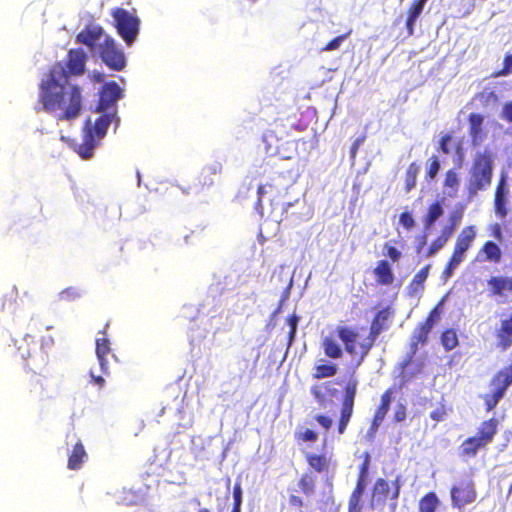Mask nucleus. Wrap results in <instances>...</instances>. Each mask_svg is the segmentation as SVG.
<instances>
[{
  "label": "nucleus",
  "mask_w": 512,
  "mask_h": 512,
  "mask_svg": "<svg viewBox=\"0 0 512 512\" xmlns=\"http://www.w3.org/2000/svg\"><path fill=\"white\" fill-rule=\"evenodd\" d=\"M39 103L58 120L71 121L82 110V91L79 86L68 84L61 65H53L41 80Z\"/></svg>",
  "instance_id": "f257e3e1"
},
{
  "label": "nucleus",
  "mask_w": 512,
  "mask_h": 512,
  "mask_svg": "<svg viewBox=\"0 0 512 512\" xmlns=\"http://www.w3.org/2000/svg\"><path fill=\"white\" fill-rule=\"evenodd\" d=\"M77 41L98 54L102 61L111 69L119 71L125 67L124 53L116 46L115 41L103 28L96 24H89L77 35Z\"/></svg>",
  "instance_id": "f03ea898"
},
{
  "label": "nucleus",
  "mask_w": 512,
  "mask_h": 512,
  "mask_svg": "<svg viewBox=\"0 0 512 512\" xmlns=\"http://www.w3.org/2000/svg\"><path fill=\"white\" fill-rule=\"evenodd\" d=\"M95 123L88 119L84 128L83 141L79 145L78 154L83 159H90L93 156L94 149L98 146L100 140L105 137L107 129L115 116L114 112H102Z\"/></svg>",
  "instance_id": "7ed1b4c3"
},
{
  "label": "nucleus",
  "mask_w": 512,
  "mask_h": 512,
  "mask_svg": "<svg viewBox=\"0 0 512 512\" xmlns=\"http://www.w3.org/2000/svg\"><path fill=\"white\" fill-rule=\"evenodd\" d=\"M493 159L489 151L477 154L468 185L470 196L477 194L479 190H486L492 180Z\"/></svg>",
  "instance_id": "20e7f679"
},
{
  "label": "nucleus",
  "mask_w": 512,
  "mask_h": 512,
  "mask_svg": "<svg viewBox=\"0 0 512 512\" xmlns=\"http://www.w3.org/2000/svg\"><path fill=\"white\" fill-rule=\"evenodd\" d=\"M475 236L476 233L473 227H466L461 231L457 238L452 258L448 264V267L444 271L446 278L452 276L454 270L464 260L465 252L469 249Z\"/></svg>",
  "instance_id": "39448f33"
},
{
  "label": "nucleus",
  "mask_w": 512,
  "mask_h": 512,
  "mask_svg": "<svg viewBox=\"0 0 512 512\" xmlns=\"http://www.w3.org/2000/svg\"><path fill=\"white\" fill-rule=\"evenodd\" d=\"M116 27L124 41L131 45L139 31V19L124 9H118L113 14Z\"/></svg>",
  "instance_id": "423d86ee"
},
{
  "label": "nucleus",
  "mask_w": 512,
  "mask_h": 512,
  "mask_svg": "<svg viewBox=\"0 0 512 512\" xmlns=\"http://www.w3.org/2000/svg\"><path fill=\"white\" fill-rule=\"evenodd\" d=\"M337 333L349 354L360 355L361 358L367 355L372 345L370 340L365 339L361 341V336L358 332L346 327H339Z\"/></svg>",
  "instance_id": "0eeeda50"
},
{
  "label": "nucleus",
  "mask_w": 512,
  "mask_h": 512,
  "mask_svg": "<svg viewBox=\"0 0 512 512\" xmlns=\"http://www.w3.org/2000/svg\"><path fill=\"white\" fill-rule=\"evenodd\" d=\"M451 498L453 505L458 508L472 503L476 499L472 481L465 479L455 485L451 490Z\"/></svg>",
  "instance_id": "6e6552de"
},
{
  "label": "nucleus",
  "mask_w": 512,
  "mask_h": 512,
  "mask_svg": "<svg viewBox=\"0 0 512 512\" xmlns=\"http://www.w3.org/2000/svg\"><path fill=\"white\" fill-rule=\"evenodd\" d=\"M120 98H122V90L118 84L115 82L106 84L101 91L97 112L115 113L114 106Z\"/></svg>",
  "instance_id": "1a4fd4ad"
},
{
  "label": "nucleus",
  "mask_w": 512,
  "mask_h": 512,
  "mask_svg": "<svg viewBox=\"0 0 512 512\" xmlns=\"http://www.w3.org/2000/svg\"><path fill=\"white\" fill-rule=\"evenodd\" d=\"M86 60L87 54L82 49H75L68 52L65 65L61 63L56 65H61L65 69L68 79L69 76H78L84 73Z\"/></svg>",
  "instance_id": "9d476101"
},
{
  "label": "nucleus",
  "mask_w": 512,
  "mask_h": 512,
  "mask_svg": "<svg viewBox=\"0 0 512 512\" xmlns=\"http://www.w3.org/2000/svg\"><path fill=\"white\" fill-rule=\"evenodd\" d=\"M483 121L484 118L480 114L472 113L469 116V133L474 146L480 145L486 138V134L482 128Z\"/></svg>",
  "instance_id": "9b49d317"
},
{
  "label": "nucleus",
  "mask_w": 512,
  "mask_h": 512,
  "mask_svg": "<svg viewBox=\"0 0 512 512\" xmlns=\"http://www.w3.org/2000/svg\"><path fill=\"white\" fill-rule=\"evenodd\" d=\"M512 384V365L501 370L492 380L490 389L502 390L504 396L506 389Z\"/></svg>",
  "instance_id": "f8f14e48"
},
{
  "label": "nucleus",
  "mask_w": 512,
  "mask_h": 512,
  "mask_svg": "<svg viewBox=\"0 0 512 512\" xmlns=\"http://www.w3.org/2000/svg\"><path fill=\"white\" fill-rule=\"evenodd\" d=\"M506 174H501L500 182L497 186L496 193H495V211L496 214H498L500 217H505L507 215V210L505 207V195L507 193L506 191Z\"/></svg>",
  "instance_id": "ddd939ff"
},
{
  "label": "nucleus",
  "mask_w": 512,
  "mask_h": 512,
  "mask_svg": "<svg viewBox=\"0 0 512 512\" xmlns=\"http://www.w3.org/2000/svg\"><path fill=\"white\" fill-rule=\"evenodd\" d=\"M110 353V342L107 338L97 337L96 338V355L99 361L101 371L104 374L108 373V365L106 356Z\"/></svg>",
  "instance_id": "4468645a"
},
{
  "label": "nucleus",
  "mask_w": 512,
  "mask_h": 512,
  "mask_svg": "<svg viewBox=\"0 0 512 512\" xmlns=\"http://www.w3.org/2000/svg\"><path fill=\"white\" fill-rule=\"evenodd\" d=\"M86 458L87 454L82 443L77 441L74 445L72 454L69 457L68 467L73 470L79 469Z\"/></svg>",
  "instance_id": "2eb2a0df"
},
{
  "label": "nucleus",
  "mask_w": 512,
  "mask_h": 512,
  "mask_svg": "<svg viewBox=\"0 0 512 512\" xmlns=\"http://www.w3.org/2000/svg\"><path fill=\"white\" fill-rule=\"evenodd\" d=\"M365 466L362 469V476L360 477L355 490L353 491L349 500V512H360V499L364 492L365 484L363 482V474L365 473Z\"/></svg>",
  "instance_id": "dca6fc26"
},
{
  "label": "nucleus",
  "mask_w": 512,
  "mask_h": 512,
  "mask_svg": "<svg viewBox=\"0 0 512 512\" xmlns=\"http://www.w3.org/2000/svg\"><path fill=\"white\" fill-rule=\"evenodd\" d=\"M459 188V179L453 170H449L446 173L445 181H444V194L450 198H455L457 196Z\"/></svg>",
  "instance_id": "f3484780"
},
{
  "label": "nucleus",
  "mask_w": 512,
  "mask_h": 512,
  "mask_svg": "<svg viewBox=\"0 0 512 512\" xmlns=\"http://www.w3.org/2000/svg\"><path fill=\"white\" fill-rule=\"evenodd\" d=\"M496 432L497 421L495 419H490L481 425L478 437L485 443V445H488L492 441Z\"/></svg>",
  "instance_id": "a211bd4d"
},
{
  "label": "nucleus",
  "mask_w": 512,
  "mask_h": 512,
  "mask_svg": "<svg viewBox=\"0 0 512 512\" xmlns=\"http://www.w3.org/2000/svg\"><path fill=\"white\" fill-rule=\"evenodd\" d=\"M485 443L478 437L468 438L461 445V452L463 455L475 456L478 449L485 447Z\"/></svg>",
  "instance_id": "6ab92c4d"
},
{
  "label": "nucleus",
  "mask_w": 512,
  "mask_h": 512,
  "mask_svg": "<svg viewBox=\"0 0 512 512\" xmlns=\"http://www.w3.org/2000/svg\"><path fill=\"white\" fill-rule=\"evenodd\" d=\"M435 318L436 310L432 311L426 322L422 324L421 327L414 332L413 338L417 340L418 343H424L426 341L427 335L434 325Z\"/></svg>",
  "instance_id": "aec40b11"
},
{
  "label": "nucleus",
  "mask_w": 512,
  "mask_h": 512,
  "mask_svg": "<svg viewBox=\"0 0 512 512\" xmlns=\"http://www.w3.org/2000/svg\"><path fill=\"white\" fill-rule=\"evenodd\" d=\"M375 274L377 276L378 281L381 284L388 285L393 282V274L391 271V267L387 261L379 262L378 266L375 269Z\"/></svg>",
  "instance_id": "412c9836"
},
{
  "label": "nucleus",
  "mask_w": 512,
  "mask_h": 512,
  "mask_svg": "<svg viewBox=\"0 0 512 512\" xmlns=\"http://www.w3.org/2000/svg\"><path fill=\"white\" fill-rule=\"evenodd\" d=\"M444 211L440 203L432 204L424 218V226L426 230L431 229L434 223L443 215Z\"/></svg>",
  "instance_id": "4be33fe9"
},
{
  "label": "nucleus",
  "mask_w": 512,
  "mask_h": 512,
  "mask_svg": "<svg viewBox=\"0 0 512 512\" xmlns=\"http://www.w3.org/2000/svg\"><path fill=\"white\" fill-rule=\"evenodd\" d=\"M322 347L326 356L330 358H340L342 356V349L340 345L331 337H325L323 339Z\"/></svg>",
  "instance_id": "5701e85b"
},
{
  "label": "nucleus",
  "mask_w": 512,
  "mask_h": 512,
  "mask_svg": "<svg viewBox=\"0 0 512 512\" xmlns=\"http://www.w3.org/2000/svg\"><path fill=\"white\" fill-rule=\"evenodd\" d=\"M488 284L492 287L495 295H501L505 290H512V279L492 277Z\"/></svg>",
  "instance_id": "b1692460"
},
{
  "label": "nucleus",
  "mask_w": 512,
  "mask_h": 512,
  "mask_svg": "<svg viewBox=\"0 0 512 512\" xmlns=\"http://www.w3.org/2000/svg\"><path fill=\"white\" fill-rule=\"evenodd\" d=\"M391 400H392V390L391 389H388L381 397V405L380 407L377 409L376 413H375V416H374V419L376 420V423L377 422H381L383 421V419L385 418L388 410H389V407H390V403H391Z\"/></svg>",
  "instance_id": "393cba45"
},
{
  "label": "nucleus",
  "mask_w": 512,
  "mask_h": 512,
  "mask_svg": "<svg viewBox=\"0 0 512 512\" xmlns=\"http://www.w3.org/2000/svg\"><path fill=\"white\" fill-rule=\"evenodd\" d=\"M427 0H419L413 4L411 9L409 10V15L407 19V30L409 34H413V26L417 18L422 13V10L424 8V5Z\"/></svg>",
  "instance_id": "a878e982"
},
{
  "label": "nucleus",
  "mask_w": 512,
  "mask_h": 512,
  "mask_svg": "<svg viewBox=\"0 0 512 512\" xmlns=\"http://www.w3.org/2000/svg\"><path fill=\"white\" fill-rule=\"evenodd\" d=\"M439 504V500L434 493L427 494L419 504V512H435Z\"/></svg>",
  "instance_id": "bb28decb"
},
{
  "label": "nucleus",
  "mask_w": 512,
  "mask_h": 512,
  "mask_svg": "<svg viewBox=\"0 0 512 512\" xmlns=\"http://www.w3.org/2000/svg\"><path fill=\"white\" fill-rule=\"evenodd\" d=\"M353 405L354 404H349V403H343V406H342V409H341V419H340V423H339V427H338V430H339V433H343L350 421V418L352 416V412H353Z\"/></svg>",
  "instance_id": "cd10ccee"
},
{
  "label": "nucleus",
  "mask_w": 512,
  "mask_h": 512,
  "mask_svg": "<svg viewBox=\"0 0 512 512\" xmlns=\"http://www.w3.org/2000/svg\"><path fill=\"white\" fill-rule=\"evenodd\" d=\"M420 171V167L416 163H412L409 165L406 171V190L410 191L416 185V179L418 173Z\"/></svg>",
  "instance_id": "c85d7f7f"
},
{
  "label": "nucleus",
  "mask_w": 512,
  "mask_h": 512,
  "mask_svg": "<svg viewBox=\"0 0 512 512\" xmlns=\"http://www.w3.org/2000/svg\"><path fill=\"white\" fill-rule=\"evenodd\" d=\"M315 370L316 378L331 377L337 372V368L334 364H319L316 366Z\"/></svg>",
  "instance_id": "c756f323"
},
{
  "label": "nucleus",
  "mask_w": 512,
  "mask_h": 512,
  "mask_svg": "<svg viewBox=\"0 0 512 512\" xmlns=\"http://www.w3.org/2000/svg\"><path fill=\"white\" fill-rule=\"evenodd\" d=\"M483 251L486 254L487 259L495 262L500 260L501 251L494 242H487L483 248Z\"/></svg>",
  "instance_id": "7c9ffc66"
},
{
  "label": "nucleus",
  "mask_w": 512,
  "mask_h": 512,
  "mask_svg": "<svg viewBox=\"0 0 512 512\" xmlns=\"http://www.w3.org/2000/svg\"><path fill=\"white\" fill-rule=\"evenodd\" d=\"M442 344L446 350L454 349L458 344L456 332L453 330L444 332L442 335Z\"/></svg>",
  "instance_id": "2f4dec72"
},
{
  "label": "nucleus",
  "mask_w": 512,
  "mask_h": 512,
  "mask_svg": "<svg viewBox=\"0 0 512 512\" xmlns=\"http://www.w3.org/2000/svg\"><path fill=\"white\" fill-rule=\"evenodd\" d=\"M502 397V390L498 389L497 391H494L490 389V392L487 393L484 397L487 410H492Z\"/></svg>",
  "instance_id": "473e14b6"
},
{
  "label": "nucleus",
  "mask_w": 512,
  "mask_h": 512,
  "mask_svg": "<svg viewBox=\"0 0 512 512\" xmlns=\"http://www.w3.org/2000/svg\"><path fill=\"white\" fill-rule=\"evenodd\" d=\"M389 313L387 311H381L377 314L375 320L372 323V332L378 334L383 328L386 320L388 319Z\"/></svg>",
  "instance_id": "72a5a7b5"
},
{
  "label": "nucleus",
  "mask_w": 512,
  "mask_h": 512,
  "mask_svg": "<svg viewBox=\"0 0 512 512\" xmlns=\"http://www.w3.org/2000/svg\"><path fill=\"white\" fill-rule=\"evenodd\" d=\"M309 465L317 471H322L326 467V458L319 455H308Z\"/></svg>",
  "instance_id": "f704fd0d"
},
{
  "label": "nucleus",
  "mask_w": 512,
  "mask_h": 512,
  "mask_svg": "<svg viewBox=\"0 0 512 512\" xmlns=\"http://www.w3.org/2000/svg\"><path fill=\"white\" fill-rule=\"evenodd\" d=\"M299 486L304 493H306V494L311 493L314 489L313 476L308 475V474L304 475L299 482Z\"/></svg>",
  "instance_id": "c9c22d12"
},
{
  "label": "nucleus",
  "mask_w": 512,
  "mask_h": 512,
  "mask_svg": "<svg viewBox=\"0 0 512 512\" xmlns=\"http://www.w3.org/2000/svg\"><path fill=\"white\" fill-rule=\"evenodd\" d=\"M357 384L355 381H350L345 390V397L343 403L354 404V398L356 395Z\"/></svg>",
  "instance_id": "e433bc0d"
},
{
  "label": "nucleus",
  "mask_w": 512,
  "mask_h": 512,
  "mask_svg": "<svg viewBox=\"0 0 512 512\" xmlns=\"http://www.w3.org/2000/svg\"><path fill=\"white\" fill-rule=\"evenodd\" d=\"M440 170V163L436 156L429 159V165L427 169V177L434 179Z\"/></svg>",
  "instance_id": "4c0bfd02"
},
{
  "label": "nucleus",
  "mask_w": 512,
  "mask_h": 512,
  "mask_svg": "<svg viewBox=\"0 0 512 512\" xmlns=\"http://www.w3.org/2000/svg\"><path fill=\"white\" fill-rule=\"evenodd\" d=\"M348 37V34L340 35L330 41L324 48H322V51H333L340 48L342 43L345 41V39Z\"/></svg>",
  "instance_id": "58836bf2"
},
{
  "label": "nucleus",
  "mask_w": 512,
  "mask_h": 512,
  "mask_svg": "<svg viewBox=\"0 0 512 512\" xmlns=\"http://www.w3.org/2000/svg\"><path fill=\"white\" fill-rule=\"evenodd\" d=\"M312 394L314 395L315 399L322 405L326 406V388L323 386H314L311 389Z\"/></svg>",
  "instance_id": "ea45409f"
},
{
  "label": "nucleus",
  "mask_w": 512,
  "mask_h": 512,
  "mask_svg": "<svg viewBox=\"0 0 512 512\" xmlns=\"http://www.w3.org/2000/svg\"><path fill=\"white\" fill-rule=\"evenodd\" d=\"M389 484L383 480L378 479L374 486V495L386 496L389 493Z\"/></svg>",
  "instance_id": "a19ab883"
},
{
  "label": "nucleus",
  "mask_w": 512,
  "mask_h": 512,
  "mask_svg": "<svg viewBox=\"0 0 512 512\" xmlns=\"http://www.w3.org/2000/svg\"><path fill=\"white\" fill-rule=\"evenodd\" d=\"M429 268L430 266H426L424 268H422L414 277L413 279V282H412V285L413 286H421L424 281L426 280L427 276H428V272H429Z\"/></svg>",
  "instance_id": "79ce46f5"
},
{
  "label": "nucleus",
  "mask_w": 512,
  "mask_h": 512,
  "mask_svg": "<svg viewBox=\"0 0 512 512\" xmlns=\"http://www.w3.org/2000/svg\"><path fill=\"white\" fill-rule=\"evenodd\" d=\"M298 322H299V317H297L296 315H292L288 319V325L290 326L289 345H291L292 341L294 340V337H295V334H296V330H297Z\"/></svg>",
  "instance_id": "37998d69"
},
{
  "label": "nucleus",
  "mask_w": 512,
  "mask_h": 512,
  "mask_svg": "<svg viewBox=\"0 0 512 512\" xmlns=\"http://www.w3.org/2000/svg\"><path fill=\"white\" fill-rule=\"evenodd\" d=\"M60 297L64 300H74L80 297V293L75 288H68L60 293Z\"/></svg>",
  "instance_id": "c03bdc74"
},
{
  "label": "nucleus",
  "mask_w": 512,
  "mask_h": 512,
  "mask_svg": "<svg viewBox=\"0 0 512 512\" xmlns=\"http://www.w3.org/2000/svg\"><path fill=\"white\" fill-rule=\"evenodd\" d=\"M447 242L444 238L438 237L430 246L428 255L432 256L436 254Z\"/></svg>",
  "instance_id": "a18cd8bd"
},
{
  "label": "nucleus",
  "mask_w": 512,
  "mask_h": 512,
  "mask_svg": "<svg viewBox=\"0 0 512 512\" xmlns=\"http://www.w3.org/2000/svg\"><path fill=\"white\" fill-rule=\"evenodd\" d=\"M452 223L451 225H447L442 229L441 235L439 237L444 238V240L447 242L449 238L452 236L453 231L455 229V221L451 219Z\"/></svg>",
  "instance_id": "49530a36"
},
{
  "label": "nucleus",
  "mask_w": 512,
  "mask_h": 512,
  "mask_svg": "<svg viewBox=\"0 0 512 512\" xmlns=\"http://www.w3.org/2000/svg\"><path fill=\"white\" fill-rule=\"evenodd\" d=\"M400 223H401L404 227H406V228H408V229H409V228L413 227V225H414V219H413V217H412V215H411V214H409V213H407V212H406V213L401 214V216H400Z\"/></svg>",
  "instance_id": "de8ad7c7"
},
{
  "label": "nucleus",
  "mask_w": 512,
  "mask_h": 512,
  "mask_svg": "<svg viewBox=\"0 0 512 512\" xmlns=\"http://www.w3.org/2000/svg\"><path fill=\"white\" fill-rule=\"evenodd\" d=\"M512 70V56H507L504 60V69L496 74V76H505Z\"/></svg>",
  "instance_id": "09e8293b"
},
{
  "label": "nucleus",
  "mask_w": 512,
  "mask_h": 512,
  "mask_svg": "<svg viewBox=\"0 0 512 512\" xmlns=\"http://www.w3.org/2000/svg\"><path fill=\"white\" fill-rule=\"evenodd\" d=\"M233 497H234V506L241 507V503H242V489H241L240 484H236L235 485L234 492H233Z\"/></svg>",
  "instance_id": "8fccbe9b"
},
{
  "label": "nucleus",
  "mask_w": 512,
  "mask_h": 512,
  "mask_svg": "<svg viewBox=\"0 0 512 512\" xmlns=\"http://www.w3.org/2000/svg\"><path fill=\"white\" fill-rule=\"evenodd\" d=\"M299 437L303 440V441H310V442H313L317 439V434L310 430V429H306L303 433H301L299 435Z\"/></svg>",
  "instance_id": "3c124183"
},
{
  "label": "nucleus",
  "mask_w": 512,
  "mask_h": 512,
  "mask_svg": "<svg viewBox=\"0 0 512 512\" xmlns=\"http://www.w3.org/2000/svg\"><path fill=\"white\" fill-rule=\"evenodd\" d=\"M381 425V422H377L376 423V420L373 419V422L371 424V427L369 428L367 434H366V438L368 440H372L376 434V431L378 429V427Z\"/></svg>",
  "instance_id": "603ef678"
},
{
  "label": "nucleus",
  "mask_w": 512,
  "mask_h": 512,
  "mask_svg": "<svg viewBox=\"0 0 512 512\" xmlns=\"http://www.w3.org/2000/svg\"><path fill=\"white\" fill-rule=\"evenodd\" d=\"M317 422L324 428L329 429L332 425V420L329 417L319 415L316 417Z\"/></svg>",
  "instance_id": "864d4df0"
},
{
  "label": "nucleus",
  "mask_w": 512,
  "mask_h": 512,
  "mask_svg": "<svg viewBox=\"0 0 512 512\" xmlns=\"http://www.w3.org/2000/svg\"><path fill=\"white\" fill-rule=\"evenodd\" d=\"M363 141H364L363 138H358V139H356L354 141V143H353V145H352V147L350 149V156H351L352 159L355 158L356 153H357L359 147L361 146V144L363 143Z\"/></svg>",
  "instance_id": "5fc2aeb1"
},
{
  "label": "nucleus",
  "mask_w": 512,
  "mask_h": 512,
  "mask_svg": "<svg viewBox=\"0 0 512 512\" xmlns=\"http://www.w3.org/2000/svg\"><path fill=\"white\" fill-rule=\"evenodd\" d=\"M503 117L512 123V102L507 103L503 108Z\"/></svg>",
  "instance_id": "6e6d98bb"
},
{
  "label": "nucleus",
  "mask_w": 512,
  "mask_h": 512,
  "mask_svg": "<svg viewBox=\"0 0 512 512\" xmlns=\"http://www.w3.org/2000/svg\"><path fill=\"white\" fill-rule=\"evenodd\" d=\"M394 417L397 422L403 421L406 417L405 408L403 406H399Z\"/></svg>",
  "instance_id": "4d7b16f0"
},
{
  "label": "nucleus",
  "mask_w": 512,
  "mask_h": 512,
  "mask_svg": "<svg viewBox=\"0 0 512 512\" xmlns=\"http://www.w3.org/2000/svg\"><path fill=\"white\" fill-rule=\"evenodd\" d=\"M451 141V137L449 135H446L442 138L441 140V143H440V148L441 150L448 154L450 151H449V148H448V142Z\"/></svg>",
  "instance_id": "13d9d810"
},
{
  "label": "nucleus",
  "mask_w": 512,
  "mask_h": 512,
  "mask_svg": "<svg viewBox=\"0 0 512 512\" xmlns=\"http://www.w3.org/2000/svg\"><path fill=\"white\" fill-rule=\"evenodd\" d=\"M90 376H91V378H92V381H93L96 385H98L100 388H102V387L104 386V384H105V380H104V378H103V377H101V376H96L92 370L90 371Z\"/></svg>",
  "instance_id": "bf43d9fd"
},
{
  "label": "nucleus",
  "mask_w": 512,
  "mask_h": 512,
  "mask_svg": "<svg viewBox=\"0 0 512 512\" xmlns=\"http://www.w3.org/2000/svg\"><path fill=\"white\" fill-rule=\"evenodd\" d=\"M401 253L394 247H390L388 249V256L393 260L397 261L400 257Z\"/></svg>",
  "instance_id": "052dcab7"
},
{
  "label": "nucleus",
  "mask_w": 512,
  "mask_h": 512,
  "mask_svg": "<svg viewBox=\"0 0 512 512\" xmlns=\"http://www.w3.org/2000/svg\"><path fill=\"white\" fill-rule=\"evenodd\" d=\"M444 412L441 409H436L431 412L430 417L436 421H441Z\"/></svg>",
  "instance_id": "680f3d73"
},
{
  "label": "nucleus",
  "mask_w": 512,
  "mask_h": 512,
  "mask_svg": "<svg viewBox=\"0 0 512 512\" xmlns=\"http://www.w3.org/2000/svg\"><path fill=\"white\" fill-rule=\"evenodd\" d=\"M53 344V338L51 336L44 337L41 340V347L48 348Z\"/></svg>",
  "instance_id": "e2e57ef3"
},
{
  "label": "nucleus",
  "mask_w": 512,
  "mask_h": 512,
  "mask_svg": "<svg viewBox=\"0 0 512 512\" xmlns=\"http://www.w3.org/2000/svg\"><path fill=\"white\" fill-rule=\"evenodd\" d=\"M91 79L95 82H102L104 81V74L99 72H93V74L91 75Z\"/></svg>",
  "instance_id": "0e129e2a"
},
{
  "label": "nucleus",
  "mask_w": 512,
  "mask_h": 512,
  "mask_svg": "<svg viewBox=\"0 0 512 512\" xmlns=\"http://www.w3.org/2000/svg\"><path fill=\"white\" fill-rule=\"evenodd\" d=\"M284 211H286L284 208L281 209V211L279 213H276L275 210L272 211V216L276 222H280L282 220Z\"/></svg>",
  "instance_id": "69168bd1"
},
{
  "label": "nucleus",
  "mask_w": 512,
  "mask_h": 512,
  "mask_svg": "<svg viewBox=\"0 0 512 512\" xmlns=\"http://www.w3.org/2000/svg\"><path fill=\"white\" fill-rule=\"evenodd\" d=\"M267 186L266 185H261L259 186L258 188V195H259V205L261 204V198L262 196L267 193Z\"/></svg>",
  "instance_id": "338daca9"
},
{
  "label": "nucleus",
  "mask_w": 512,
  "mask_h": 512,
  "mask_svg": "<svg viewBox=\"0 0 512 512\" xmlns=\"http://www.w3.org/2000/svg\"><path fill=\"white\" fill-rule=\"evenodd\" d=\"M394 485H395V491L392 495V499L395 500L398 495H399V489H400V485H399V480L397 479L395 482H394Z\"/></svg>",
  "instance_id": "774afa93"
}]
</instances>
